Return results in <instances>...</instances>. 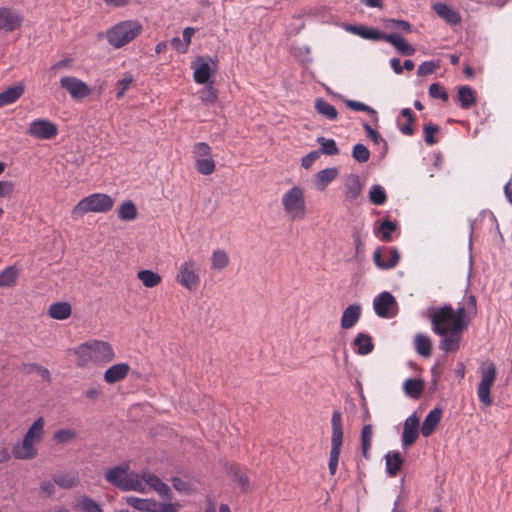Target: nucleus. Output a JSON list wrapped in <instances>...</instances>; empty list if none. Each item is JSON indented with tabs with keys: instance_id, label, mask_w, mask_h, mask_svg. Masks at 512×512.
Instances as JSON below:
<instances>
[{
	"instance_id": "nucleus-1",
	"label": "nucleus",
	"mask_w": 512,
	"mask_h": 512,
	"mask_svg": "<svg viewBox=\"0 0 512 512\" xmlns=\"http://www.w3.org/2000/svg\"><path fill=\"white\" fill-rule=\"evenodd\" d=\"M104 478L108 483L122 491L145 492V487L142 485L138 473L130 471L129 462H122L108 468L105 471Z\"/></svg>"
},
{
	"instance_id": "nucleus-2",
	"label": "nucleus",
	"mask_w": 512,
	"mask_h": 512,
	"mask_svg": "<svg viewBox=\"0 0 512 512\" xmlns=\"http://www.w3.org/2000/svg\"><path fill=\"white\" fill-rule=\"evenodd\" d=\"M142 31L143 26L138 20H124L109 28L106 38L111 46L119 49L137 38Z\"/></svg>"
},
{
	"instance_id": "nucleus-3",
	"label": "nucleus",
	"mask_w": 512,
	"mask_h": 512,
	"mask_svg": "<svg viewBox=\"0 0 512 512\" xmlns=\"http://www.w3.org/2000/svg\"><path fill=\"white\" fill-rule=\"evenodd\" d=\"M332 435H331V450L329 455L328 469L330 475L334 476L337 471L339 457L343 446V422L342 413L339 410H334L331 419Z\"/></svg>"
},
{
	"instance_id": "nucleus-4",
	"label": "nucleus",
	"mask_w": 512,
	"mask_h": 512,
	"mask_svg": "<svg viewBox=\"0 0 512 512\" xmlns=\"http://www.w3.org/2000/svg\"><path fill=\"white\" fill-rule=\"evenodd\" d=\"M114 199L108 194L94 193L81 199L72 209L73 216H83L88 212L106 213L112 209Z\"/></svg>"
},
{
	"instance_id": "nucleus-5",
	"label": "nucleus",
	"mask_w": 512,
	"mask_h": 512,
	"mask_svg": "<svg viewBox=\"0 0 512 512\" xmlns=\"http://www.w3.org/2000/svg\"><path fill=\"white\" fill-rule=\"evenodd\" d=\"M191 68L193 69V80L196 84H214L219 61L209 55L197 56L191 63Z\"/></svg>"
},
{
	"instance_id": "nucleus-6",
	"label": "nucleus",
	"mask_w": 512,
	"mask_h": 512,
	"mask_svg": "<svg viewBox=\"0 0 512 512\" xmlns=\"http://www.w3.org/2000/svg\"><path fill=\"white\" fill-rule=\"evenodd\" d=\"M497 378V368L493 362H489L487 367L482 369L481 380L477 386V395L480 403L488 407L493 404L491 389Z\"/></svg>"
},
{
	"instance_id": "nucleus-7",
	"label": "nucleus",
	"mask_w": 512,
	"mask_h": 512,
	"mask_svg": "<svg viewBox=\"0 0 512 512\" xmlns=\"http://www.w3.org/2000/svg\"><path fill=\"white\" fill-rule=\"evenodd\" d=\"M282 204L287 213H293L294 218H304L306 215V203L303 189L293 186L283 196Z\"/></svg>"
},
{
	"instance_id": "nucleus-8",
	"label": "nucleus",
	"mask_w": 512,
	"mask_h": 512,
	"mask_svg": "<svg viewBox=\"0 0 512 512\" xmlns=\"http://www.w3.org/2000/svg\"><path fill=\"white\" fill-rule=\"evenodd\" d=\"M454 308L451 304H444L440 307H430L427 311V316L430 320L432 330L436 335H443L446 333V323L453 322Z\"/></svg>"
},
{
	"instance_id": "nucleus-9",
	"label": "nucleus",
	"mask_w": 512,
	"mask_h": 512,
	"mask_svg": "<svg viewBox=\"0 0 512 512\" xmlns=\"http://www.w3.org/2000/svg\"><path fill=\"white\" fill-rule=\"evenodd\" d=\"M58 133L57 124L45 118L33 120L26 130V134L39 140H52Z\"/></svg>"
},
{
	"instance_id": "nucleus-10",
	"label": "nucleus",
	"mask_w": 512,
	"mask_h": 512,
	"mask_svg": "<svg viewBox=\"0 0 512 512\" xmlns=\"http://www.w3.org/2000/svg\"><path fill=\"white\" fill-rule=\"evenodd\" d=\"M374 311L381 318H393L398 313L396 298L388 291L381 292L373 301Z\"/></svg>"
},
{
	"instance_id": "nucleus-11",
	"label": "nucleus",
	"mask_w": 512,
	"mask_h": 512,
	"mask_svg": "<svg viewBox=\"0 0 512 512\" xmlns=\"http://www.w3.org/2000/svg\"><path fill=\"white\" fill-rule=\"evenodd\" d=\"M400 258V252L396 247H378L373 253L374 264L382 270L396 267Z\"/></svg>"
},
{
	"instance_id": "nucleus-12",
	"label": "nucleus",
	"mask_w": 512,
	"mask_h": 512,
	"mask_svg": "<svg viewBox=\"0 0 512 512\" xmlns=\"http://www.w3.org/2000/svg\"><path fill=\"white\" fill-rule=\"evenodd\" d=\"M219 464L222 466L223 471L231 479V481L237 483L243 493H247L250 490V481L245 472L242 471L239 464L231 462L227 459H220Z\"/></svg>"
},
{
	"instance_id": "nucleus-13",
	"label": "nucleus",
	"mask_w": 512,
	"mask_h": 512,
	"mask_svg": "<svg viewBox=\"0 0 512 512\" xmlns=\"http://www.w3.org/2000/svg\"><path fill=\"white\" fill-rule=\"evenodd\" d=\"M60 86L64 88L74 100H81L91 94V88L84 81L74 76H64L60 79Z\"/></svg>"
},
{
	"instance_id": "nucleus-14",
	"label": "nucleus",
	"mask_w": 512,
	"mask_h": 512,
	"mask_svg": "<svg viewBox=\"0 0 512 512\" xmlns=\"http://www.w3.org/2000/svg\"><path fill=\"white\" fill-rule=\"evenodd\" d=\"M420 427V417L416 413L405 420L401 435L402 447L405 450L413 446L419 438Z\"/></svg>"
},
{
	"instance_id": "nucleus-15",
	"label": "nucleus",
	"mask_w": 512,
	"mask_h": 512,
	"mask_svg": "<svg viewBox=\"0 0 512 512\" xmlns=\"http://www.w3.org/2000/svg\"><path fill=\"white\" fill-rule=\"evenodd\" d=\"M345 29L354 35L371 41H385L387 36V33L379 28L365 24H348Z\"/></svg>"
},
{
	"instance_id": "nucleus-16",
	"label": "nucleus",
	"mask_w": 512,
	"mask_h": 512,
	"mask_svg": "<svg viewBox=\"0 0 512 512\" xmlns=\"http://www.w3.org/2000/svg\"><path fill=\"white\" fill-rule=\"evenodd\" d=\"M464 331L461 329H455L453 326H449L446 329V333L443 335H439L441 340L439 342V349L445 351L446 353H453L459 350L460 341L462 339V333Z\"/></svg>"
},
{
	"instance_id": "nucleus-17",
	"label": "nucleus",
	"mask_w": 512,
	"mask_h": 512,
	"mask_svg": "<svg viewBox=\"0 0 512 512\" xmlns=\"http://www.w3.org/2000/svg\"><path fill=\"white\" fill-rule=\"evenodd\" d=\"M88 344L91 345L94 363H108L115 356L112 346L106 341L91 340L88 341Z\"/></svg>"
},
{
	"instance_id": "nucleus-18",
	"label": "nucleus",
	"mask_w": 512,
	"mask_h": 512,
	"mask_svg": "<svg viewBox=\"0 0 512 512\" xmlns=\"http://www.w3.org/2000/svg\"><path fill=\"white\" fill-rule=\"evenodd\" d=\"M23 17L8 7L0 8V29L5 32H13L22 26Z\"/></svg>"
},
{
	"instance_id": "nucleus-19",
	"label": "nucleus",
	"mask_w": 512,
	"mask_h": 512,
	"mask_svg": "<svg viewBox=\"0 0 512 512\" xmlns=\"http://www.w3.org/2000/svg\"><path fill=\"white\" fill-rule=\"evenodd\" d=\"M11 454L18 460H32L38 455L35 443L23 437L22 442L13 444Z\"/></svg>"
},
{
	"instance_id": "nucleus-20",
	"label": "nucleus",
	"mask_w": 512,
	"mask_h": 512,
	"mask_svg": "<svg viewBox=\"0 0 512 512\" xmlns=\"http://www.w3.org/2000/svg\"><path fill=\"white\" fill-rule=\"evenodd\" d=\"M192 263L185 262L181 265L179 273L176 277L178 283L186 287L190 291H195L200 283L199 275L196 274L190 267Z\"/></svg>"
},
{
	"instance_id": "nucleus-21",
	"label": "nucleus",
	"mask_w": 512,
	"mask_h": 512,
	"mask_svg": "<svg viewBox=\"0 0 512 512\" xmlns=\"http://www.w3.org/2000/svg\"><path fill=\"white\" fill-rule=\"evenodd\" d=\"M432 10L439 18L451 26L459 25L462 21L460 12L446 3L436 2L432 5Z\"/></svg>"
},
{
	"instance_id": "nucleus-22",
	"label": "nucleus",
	"mask_w": 512,
	"mask_h": 512,
	"mask_svg": "<svg viewBox=\"0 0 512 512\" xmlns=\"http://www.w3.org/2000/svg\"><path fill=\"white\" fill-rule=\"evenodd\" d=\"M442 415L443 408L441 406H436L426 415L420 427V432L424 437H429L436 431Z\"/></svg>"
},
{
	"instance_id": "nucleus-23",
	"label": "nucleus",
	"mask_w": 512,
	"mask_h": 512,
	"mask_svg": "<svg viewBox=\"0 0 512 512\" xmlns=\"http://www.w3.org/2000/svg\"><path fill=\"white\" fill-rule=\"evenodd\" d=\"M144 482L156 491L164 500L171 501L174 494L171 488L163 482L156 474L148 473L143 476Z\"/></svg>"
},
{
	"instance_id": "nucleus-24",
	"label": "nucleus",
	"mask_w": 512,
	"mask_h": 512,
	"mask_svg": "<svg viewBox=\"0 0 512 512\" xmlns=\"http://www.w3.org/2000/svg\"><path fill=\"white\" fill-rule=\"evenodd\" d=\"M385 42L391 44L395 50L402 56L414 55L416 49L400 33H387Z\"/></svg>"
},
{
	"instance_id": "nucleus-25",
	"label": "nucleus",
	"mask_w": 512,
	"mask_h": 512,
	"mask_svg": "<svg viewBox=\"0 0 512 512\" xmlns=\"http://www.w3.org/2000/svg\"><path fill=\"white\" fill-rule=\"evenodd\" d=\"M399 230V225L396 220H391L389 216H385L379 223V226L374 229V233L383 242H391L393 240L392 234Z\"/></svg>"
},
{
	"instance_id": "nucleus-26",
	"label": "nucleus",
	"mask_w": 512,
	"mask_h": 512,
	"mask_svg": "<svg viewBox=\"0 0 512 512\" xmlns=\"http://www.w3.org/2000/svg\"><path fill=\"white\" fill-rule=\"evenodd\" d=\"M462 109H470L477 103V93L469 85H461L457 88V95L454 98Z\"/></svg>"
},
{
	"instance_id": "nucleus-27",
	"label": "nucleus",
	"mask_w": 512,
	"mask_h": 512,
	"mask_svg": "<svg viewBox=\"0 0 512 512\" xmlns=\"http://www.w3.org/2000/svg\"><path fill=\"white\" fill-rule=\"evenodd\" d=\"M130 371L127 363H117L110 366L104 372V381L108 384H115L125 379Z\"/></svg>"
},
{
	"instance_id": "nucleus-28",
	"label": "nucleus",
	"mask_w": 512,
	"mask_h": 512,
	"mask_svg": "<svg viewBox=\"0 0 512 512\" xmlns=\"http://www.w3.org/2000/svg\"><path fill=\"white\" fill-rule=\"evenodd\" d=\"M362 191V184L360 178L356 174H349L345 177L344 183V196L347 201L353 202L356 200Z\"/></svg>"
},
{
	"instance_id": "nucleus-29",
	"label": "nucleus",
	"mask_w": 512,
	"mask_h": 512,
	"mask_svg": "<svg viewBox=\"0 0 512 512\" xmlns=\"http://www.w3.org/2000/svg\"><path fill=\"white\" fill-rule=\"evenodd\" d=\"M362 313L361 305L354 303L345 308L341 316V327L343 329H350L359 321Z\"/></svg>"
},
{
	"instance_id": "nucleus-30",
	"label": "nucleus",
	"mask_w": 512,
	"mask_h": 512,
	"mask_svg": "<svg viewBox=\"0 0 512 512\" xmlns=\"http://www.w3.org/2000/svg\"><path fill=\"white\" fill-rule=\"evenodd\" d=\"M25 92V85L22 82L7 87L0 92V108L16 102Z\"/></svg>"
},
{
	"instance_id": "nucleus-31",
	"label": "nucleus",
	"mask_w": 512,
	"mask_h": 512,
	"mask_svg": "<svg viewBox=\"0 0 512 512\" xmlns=\"http://www.w3.org/2000/svg\"><path fill=\"white\" fill-rule=\"evenodd\" d=\"M355 352L359 355H368L374 350L373 338L365 332L358 333L352 341Z\"/></svg>"
},
{
	"instance_id": "nucleus-32",
	"label": "nucleus",
	"mask_w": 512,
	"mask_h": 512,
	"mask_svg": "<svg viewBox=\"0 0 512 512\" xmlns=\"http://www.w3.org/2000/svg\"><path fill=\"white\" fill-rule=\"evenodd\" d=\"M426 382L422 378H408L403 383L404 393L415 400L422 397Z\"/></svg>"
},
{
	"instance_id": "nucleus-33",
	"label": "nucleus",
	"mask_w": 512,
	"mask_h": 512,
	"mask_svg": "<svg viewBox=\"0 0 512 512\" xmlns=\"http://www.w3.org/2000/svg\"><path fill=\"white\" fill-rule=\"evenodd\" d=\"M339 170L336 167H330L320 170L315 174L314 185L319 191L326 189L329 183L337 178Z\"/></svg>"
},
{
	"instance_id": "nucleus-34",
	"label": "nucleus",
	"mask_w": 512,
	"mask_h": 512,
	"mask_svg": "<svg viewBox=\"0 0 512 512\" xmlns=\"http://www.w3.org/2000/svg\"><path fill=\"white\" fill-rule=\"evenodd\" d=\"M386 460V473L390 477H395L402 469L405 462L399 451H390L384 456Z\"/></svg>"
},
{
	"instance_id": "nucleus-35",
	"label": "nucleus",
	"mask_w": 512,
	"mask_h": 512,
	"mask_svg": "<svg viewBox=\"0 0 512 512\" xmlns=\"http://www.w3.org/2000/svg\"><path fill=\"white\" fill-rule=\"evenodd\" d=\"M314 108L319 115L330 121H335L338 119V110L334 105L330 104L324 98H316L314 102Z\"/></svg>"
},
{
	"instance_id": "nucleus-36",
	"label": "nucleus",
	"mask_w": 512,
	"mask_h": 512,
	"mask_svg": "<svg viewBox=\"0 0 512 512\" xmlns=\"http://www.w3.org/2000/svg\"><path fill=\"white\" fill-rule=\"evenodd\" d=\"M127 505L141 512H155V499H143L136 496H127L124 498Z\"/></svg>"
},
{
	"instance_id": "nucleus-37",
	"label": "nucleus",
	"mask_w": 512,
	"mask_h": 512,
	"mask_svg": "<svg viewBox=\"0 0 512 512\" xmlns=\"http://www.w3.org/2000/svg\"><path fill=\"white\" fill-rule=\"evenodd\" d=\"M72 314V307L68 302H54L48 309V316L55 320L68 319Z\"/></svg>"
},
{
	"instance_id": "nucleus-38",
	"label": "nucleus",
	"mask_w": 512,
	"mask_h": 512,
	"mask_svg": "<svg viewBox=\"0 0 512 512\" xmlns=\"http://www.w3.org/2000/svg\"><path fill=\"white\" fill-rule=\"evenodd\" d=\"M414 346L418 355L429 358L433 352V343L429 336L418 333L414 337Z\"/></svg>"
},
{
	"instance_id": "nucleus-39",
	"label": "nucleus",
	"mask_w": 512,
	"mask_h": 512,
	"mask_svg": "<svg viewBox=\"0 0 512 512\" xmlns=\"http://www.w3.org/2000/svg\"><path fill=\"white\" fill-rule=\"evenodd\" d=\"M52 481L63 489L74 488L80 483L78 473L73 471L53 475Z\"/></svg>"
},
{
	"instance_id": "nucleus-40",
	"label": "nucleus",
	"mask_w": 512,
	"mask_h": 512,
	"mask_svg": "<svg viewBox=\"0 0 512 512\" xmlns=\"http://www.w3.org/2000/svg\"><path fill=\"white\" fill-rule=\"evenodd\" d=\"M372 435H373V428L371 424H365L363 425L361 432H360V449L362 456L369 460L371 457L370 450L372 446Z\"/></svg>"
},
{
	"instance_id": "nucleus-41",
	"label": "nucleus",
	"mask_w": 512,
	"mask_h": 512,
	"mask_svg": "<svg viewBox=\"0 0 512 512\" xmlns=\"http://www.w3.org/2000/svg\"><path fill=\"white\" fill-rule=\"evenodd\" d=\"M400 116L406 119L405 123H398V128L402 134L412 136L415 133L414 124L417 121L415 113L410 108H403Z\"/></svg>"
},
{
	"instance_id": "nucleus-42",
	"label": "nucleus",
	"mask_w": 512,
	"mask_h": 512,
	"mask_svg": "<svg viewBox=\"0 0 512 512\" xmlns=\"http://www.w3.org/2000/svg\"><path fill=\"white\" fill-rule=\"evenodd\" d=\"M73 509L81 512H104L101 504L87 495H81Z\"/></svg>"
},
{
	"instance_id": "nucleus-43",
	"label": "nucleus",
	"mask_w": 512,
	"mask_h": 512,
	"mask_svg": "<svg viewBox=\"0 0 512 512\" xmlns=\"http://www.w3.org/2000/svg\"><path fill=\"white\" fill-rule=\"evenodd\" d=\"M72 351L77 356L76 366L84 368L89 362H93L91 345L88 344V341L80 344Z\"/></svg>"
},
{
	"instance_id": "nucleus-44",
	"label": "nucleus",
	"mask_w": 512,
	"mask_h": 512,
	"mask_svg": "<svg viewBox=\"0 0 512 512\" xmlns=\"http://www.w3.org/2000/svg\"><path fill=\"white\" fill-rule=\"evenodd\" d=\"M44 425L45 420L43 417H38L28 428L23 437L28 438V440L33 443H38L42 439V435L44 433Z\"/></svg>"
},
{
	"instance_id": "nucleus-45",
	"label": "nucleus",
	"mask_w": 512,
	"mask_h": 512,
	"mask_svg": "<svg viewBox=\"0 0 512 512\" xmlns=\"http://www.w3.org/2000/svg\"><path fill=\"white\" fill-rule=\"evenodd\" d=\"M137 278L147 288L156 287L162 281L161 275L153 270H150V269L139 270L137 273Z\"/></svg>"
},
{
	"instance_id": "nucleus-46",
	"label": "nucleus",
	"mask_w": 512,
	"mask_h": 512,
	"mask_svg": "<svg viewBox=\"0 0 512 512\" xmlns=\"http://www.w3.org/2000/svg\"><path fill=\"white\" fill-rule=\"evenodd\" d=\"M467 308L463 305H460L456 310H454L453 322L450 326H453L455 329H461L465 331L470 324V317Z\"/></svg>"
},
{
	"instance_id": "nucleus-47",
	"label": "nucleus",
	"mask_w": 512,
	"mask_h": 512,
	"mask_svg": "<svg viewBox=\"0 0 512 512\" xmlns=\"http://www.w3.org/2000/svg\"><path fill=\"white\" fill-rule=\"evenodd\" d=\"M138 216L136 204L132 200H125L118 208V218L122 221H132Z\"/></svg>"
},
{
	"instance_id": "nucleus-48",
	"label": "nucleus",
	"mask_w": 512,
	"mask_h": 512,
	"mask_svg": "<svg viewBox=\"0 0 512 512\" xmlns=\"http://www.w3.org/2000/svg\"><path fill=\"white\" fill-rule=\"evenodd\" d=\"M317 143L320 145V148L318 149L320 155L324 154L327 156H335L340 153V149L337 146L336 141L332 138L320 136L317 138Z\"/></svg>"
},
{
	"instance_id": "nucleus-49",
	"label": "nucleus",
	"mask_w": 512,
	"mask_h": 512,
	"mask_svg": "<svg viewBox=\"0 0 512 512\" xmlns=\"http://www.w3.org/2000/svg\"><path fill=\"white\" fill-rule=\"evenodd\" d=\"M19 275V269L15 266H8L0 272V287H12L15 285Z\"/></svg>"
},
{
	"instance_id": "nucleus-50",
	"label": "nucleus",
	"mask_w": 512,
	"mask_h": 512,
	"mask_svg": "<svg viewBox=\"0 0 512 512\" xmlns=\"http://www.w3.org/2000/svg\"><path fill=\"white\" fill-rule=\"evenodd\" d=\"M345 105L348 109L353 110L355 112L367 113L375 123L378 122V114L376 110L366 105L365 103L356 100H345Z\"/></svg>"
},
{
	"instance_id": "nucleus-51",
	"label": "nucleus",
	"mask_w": 512,
	"mask_h": 512,
	"mask_svg": "<svg viewBox=\"0 0 512 512\" xmlns=\"http://www.w3.org/2000/svg\"><path fill=\"white\" fill-rule=\"evenodd\" d=\"M368 199L373 205L381 206L387 201V193L381 185L374 184L368 192Z\"/></svg>"
},
{
	"instance_id": "nucleus-52",
	"label": "nucleus",
	"mask_w": 512,
	"mask_h": 512,
	"mask_svg": "<svg viewBox=\"0 0 512 512\" xmlns=\"http://www.w3.org/2000/svg\"><path fill=\"white\" fill-rule=\"evenodd\" d=\"M441 131V127L438 124L434 123H427L423 126V134H424V140L425 143L429 146H432L436 143H438L439 139L436 137V134H438Z\"/></svg>"
},
{
	"instance_id": "nucleus-53",
	"label": "nucleus",
	"mask_w": 512,
	"mask_h": 512,
	"mask_svg": "<svg viewBox=\"0 0 512 512\" xmlns=\"http://www.w3.org/2000/svg\"><path fill=\"white\" fill-rule=\"evenodd\" d=\"M195 169L202 175H211L215 171V161L212 157L196 159Z\"/></svg>"
},
{
	"instance_id": "nucleus-54",
	"label": "nucleus",
	"mask_w": 512,
	"mask_h": 512,
	"mask_svg": "<svg viewBox=\"0 0 512 512\" xmlns=\"http://www.w3.org/2000/svg\"><path fill=\"white\" fill-rule=\"evenodd\" d=\"M205 87L200 91V99L205 105H212L218 99V90L213 84H204Z\"/></svg>"
},
{
	"instance_id": "nucleus-55",
	"label": "nucleus",
	"mask_w": 512,
	"mask_h": 512,
	"mask_svg": "<svg viewBox=\"0 0 512 512\" xmlns=\"http://www.w3.org/2000/svg\"><path fill=\"white\" fill-rule=\"evenodd\" d=\"M211 261H212V268H214L216 270H222L227 267V265L229 263V257H228V254L224 250L217 249L213 252Z\"/></svg>"
},
{
	"instance_id": "nucleus-56",
	"label": "nucleus",
	"mask_w": 512,
	"mask_h": 512,
	"mask_svg": "<svg viewBox=\"0 0 512 512\" xmlns=\"http://www.w3.org/2000/svg\"><path fill=\"white\" fill-rule=\"evenodd\" d=\"M77 436L78 433L74 429H59L54 433L53 439L58 444L64 445L75 440Z\"/></svg>"
},
{
	"instance_id": "nucleus-57",
	"label": "nucleus",
	"mask_w": 512,
	"mask_h": 512,
	"mask_svg": "<svg viewBox=\"0 0 512 512\" xmlns=\"http://www.w3.org/2000/svg\"><path fill=\"white\" fill-rule=\"evenodd\" d=\"M363 128L365 130L366 136L374 143L379 144L383 143V155H385L388 151V143L386 140L382 139L380 133L373 129L367 122H363Z\"/></svg>"
},
{
	"instance_id": "nucleus-58",
	"label": "nucleus",
	"mask_w": 512,
	"mask_h": 512,
	"mask_svg": "<svg viewBox=\"0 0 512 512\" xmlns=\"http://www.w3.org/2000/svg\"><path fill=\"white\" fill-rule=\"evenodd\" d=\"M429 96L433 99H440L443 102H447L449 100V94L446 91L443 84L439 82H434L430 84L428 88Z\"/></svg>"
},
{
	"instance_id": "nucleus-59",
	"label": "nucleus",
	"mask_w": 512,
	"mask_h": 512,
	"mask_svg": "<svg viewBox=\"0 0 512 512\" xmlns=\"http://www.w3.org/2000/svg\"><path fill=\"white\" fill-rule=\"evenodd\" d=\"M352 157L359 163H366L370 159V151L364 144L357 143L352 148Z\"/></svg>"
},
{
	"instance_id": "nucleus-60",
	"label": "nucleus",
	"mask_w": 512,
	"mask_h": 512,
	"mask_svg": "<svg viewBox=\"0 0 512 512\" xmlns=\"http://www.w3.org/2000/svg\"><path fill=\"white\" fill-rule=\"evenodd\" d=\"M23 366L27 373H37L38 375H40L42 377L43 380H45L47 382L51 381V373L46 367H44L38 363H28V364H24Z\"/></svg>"
},
{
	"instance_id": "nucleus-61",
	"label": "nucleus",
	"mask_w": 512,
	"mask_h": 512,
	"mask_svg": "<svg viewBox=\"0 0 512 512\" xmlns=\"http://www.w3.org/2000/svg\"><path fill=\"white\" fill-rule=\"evenodd\" d=\"M135 81L134 77L131 74L126 73L125 77L118 80L116 82V99L120 100L124 97L126 90L130 87V85Z\"/></svg>"
},
{
	"instance_id": "nucleus-62",
	"label": "nucleus",
	"mask_w": 512,
	"mask_h": 512,
	"mask_svg": "<svg viewBox=\"0 0 512 512\" xmlns=\"http://www.w3.org/2000/svg\"><path fill=\"white\" fill-rule=\"evenodd\" d=\"M439 67L434 61H424L418 66L417 75L420 77L427 76L436 72Z\"/></svg>"
},
{
	"instance_id": "nucleus-63",
	"label": "nucleus",
	"mask_w": 512,
	"mask_h": 512,
	"mask_svg": "<svg viewBox=\"0 0 512 512\" xmlns=\"http://www.w3.org/2000/svg\"><path fill=\"white\" fill-rule=\"evenodd\" d=\"M352 237H353V241L355 244L354 258H359L360 256H362L364 254L365 243L362 241L360 231L356 228H354Z\"/></svg>"
},
{
	"instance_id": "nucleus-64",
	"label": "nucleus",
	"mask_w": 512,
	"mask_h": 512,
	"mask_svg": "<svg viewBox=\"0 0 512 512\" xmlns=\"http://www.w3.org/2000/svg\"><path fill=\"white\" fill-rule=\"evenodd\" d=\"M181 507L182 505L178 502H157L155 512H178Z\"/></svg>"
}]
</instances>
